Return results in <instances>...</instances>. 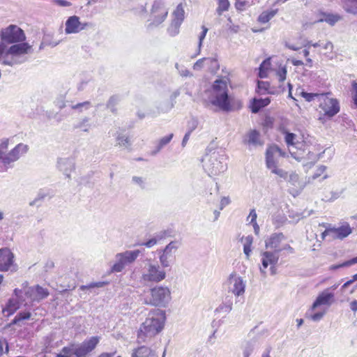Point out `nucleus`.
I'll return each instance as SVG.
<instances>
[{"label":"nucleus","mask_w":357,"mask_h":357,"mask_svg":"<svg viewBox=\"0 0 357 357\" xmlns=\"http://www.w3.org/2000/svg\"><path fill=\"white\" fill-rule=\"evenodd\" d=\"M273 174H277L278 176H279L280 178H284V180L285 179H287L288 178V173L287 172H286L285 170L282 169H280L278 167V166L276 167H275L272 171H271Z\"/></svg>","instance_id":"obj_50"},{"label":"nucleus","mask_w":357,"mask_h":357,"mask_svg":"<svg viewBox=\"0 0 357 357\" xmlns=\"http://www.w3.org/2000/svg\"><path fill=\"white\" fill-rule=\"evenodd\" d=\"M254 0H236V7L238 10H244L248 7L255 4Z\"/></svg>","instance_id":"obj_42"},{"label":"nucleus","mask_w":357,"mask_h":357,"mask_svg":"<svg viewBox=\"0 0 357 357\" xmlns=\"http://www.w3.org/2000/svg\"><path fill=\"white\" fill-rule=\"evenodd\" d=\"M344 9L347 13L352 14H357V3H355V5H349V3H345Z\"/></svg>","instance_id":"obj_55"},{"label":"nucleus","mask_w":357,"mask_h":357,"mask_svg":"<svg viewBox=\"0 0 357 357\" xmlns=\"http://www.w3.org/2000/svg\"><path fill=\"white\" fill-rule=\"evenodd\" d=\"M205 61H210L212 66H214L216 69L219 68V65L218 63V61L216 59L212 58H202L197 60L193 65V69L195 70H200L204 67V62Z\"/></svg>","instance_id":"obj_30"},{"label":"nucleus","mask_w":357,"mask_h":357,"mask_svg":"<svg viewBox=\"0 0 357 357\" xmlns=\"http://www.w3.org/2000/svg\"><path fill=\"white\" fill-rule=\"evenodd\" d=\"M179 247L177 241H171L162 250V254L159 257L160 263L162 268H167L175 260L176 252Z\"/></svg>","instance_id":"obj_14"},{"label":"nucleus","mask_w":357,"mask_h":357,"mask_svg":"<svg viewBox=\"0 0 357 357\" xmlns=\"http://www.w3.org/2000/svg\"><path fill=\"white\" fill-rule=\"evenodd\" d=\"M301 96L305 98V100L307 102H311L312 100H317V102L319 101L321 95L322 93H307L305 91L301 92Z\"/></svg>","instance_id":"obj_41"},{"label":"nucleus","mask_w":357,"mask_h":357,"mask_svg":"<svg viewBox=\"0 0 357 357\" xmlns=\"http://www.w3.org/2000/svg\"><path fill=\"white\" fill-rule=\"evenodd\" d=\"M5 54V57L3 60V64L13 66L15 65H19L21 63H23L26 61V59H19L17 57H15L13 55H6Z\"/></svg>","instance_id":"obj_29"},{"label":"nucleus","mask_w":357,"mask_h":357,"mask_svg":"<svg viewBox=\"0 0 357 357\" xmlns=\"http://www.w3.org/2000/svg\"><path fill=\"white\" fill-rule=\"evenodd\" d=\"M93 126V124L91 123V119L88 116H84L74 124L73 128L78 129L84 132H89Z\"/></svg>","instance_id":"obj_23"},{"label":"nucleus","mask_w":357,"mask_h":357,"mask_svg":"<svg viewBox=\"0 0 357 357\" xmlns=\"http://www.w3.org/2000/svg\"><path fill=\"white\" fill-rule=\"evenodd\" d=\"M143 303L155 307H166L171 301V291L167 287L155 286L142 298Z\"/></svg>","instance_id":"obj_4"},{"label":"nucleus","mask_w":357,"mask_h":357,"mask_svg":"<svg viewBox=\"0 0 357 357\" xmlns=\"http://www.w3.org/2000/svg\"><path fill=\"white\" fill-rule=\"evenodd\" d=\"M225 285L229 293L236 297L244 295L246 288V280L236 272H232L227 278Z\"/></svg>","instance_id":"obj_10"},{"label":"nucleus","mask_w":357,"mask_h":357,"mask_svg":"<svg viewBox=\"0 0 357 357\" xmlns=\"http://www.w3.org/2000/svg\"><path fill=\"white\" fill-rule=\"evenodd\" d=\"M59 42L47 43L46 41V37H44L43 40L41 42L40 46H39V50H42L46 45L56 47L57 45H59Z\"/></svg>","instance_id":"obj_56"},{"label":"nucleus","mask_w":357,"mask_h":357,"mask_svg":"<svg viewBox=\"0 0 357 357\" xmlns=\"http://www.w3.org/2000/svg\"><path fill=\"white\" fill-rule=\"evenodd\" d=\"M242 240L244 241L243 252L245 255L246 258L249 259L252 252L251 246L253 242V237L252 236H248L244 238H242Z\"/></svg>","instance_id":"obj_36"},{"label":"nucleus","mask_w":357,"mask_h":357,"mask_svg":"<svg viewBox=\"0 0 357 357\" xmlns=\"http://www.w3.org/2000/svg\"><path fill=\"white\" fill-rule=\"evenodd\" d=\"M9 139H3L0 142V172L13 167L14 163L29 150L27 144L20 143L8 150Z\"/></svg>","instance_id":"obj_2"},{"label":"nucleus","mask_w":357,"mask_h":357,"mask_svg":"<svg viewBox=\"0 0 357 357\" xmlns=\"http://www.w3.org/2000/svg\"><path fill=\"white\" fill-rule=\"evenodd\" d=\"M259 132L256 130H250L244 137L243 143L252 146L261 145L259 139Z\"/></svg>","instance_id":"obj_24"},{"label":"nucleus","mask_w":357,"mask_h":357,"mask_svg":"<svg viewBox=\"0 0 357 357\" xmlns=\"http://www.w3.org/2000/svg\"><path fill=\"white\" fill-rule=\"evenodd\" d=\"M230 204L229 197H223L220 200V210H222L226 206Z\"/></svg>","instance_id":"obj_60"},{"label":"nucleus","mask_w":357,"mask_h":357,"mask_svg":"<svg viewBox=\"0 0 357 357\" xmlns=\"http://www.w3.org/2000/svg\"><path fill=\"white\" fill-rule=\"evenodd\" d=\"M20 321L29 319L31 317V312H20L17 314Z\"/></svg>","instance_id":"obj_59"},{"label":"nucleus","mask_w":357,"mask_h":357,"mask_svg":"<svg viewBox=\"0 0 357 357\" xmlns=\"http://www.w3.org/2000/svg\"><path fill=\"white\" fill-rule=\"evenodd\" d=\"M232 306H233V303L231 301L229 300V301H228L225 303H222L221 305H220L215 309V312L227 314L231 311Z\"/></svg>","instance_id":"obj_37"},{"label":"nucleus","mask_w":357,"mask_h":357,"mask_svg":"<svg viewBox=\"0 0 357 357\" xmlns=\"http://www.w3.org/2000/svg\"><path fill=\"white\" fill-rule=\"evenodd\" d=\"M324 312H316L310 316V319L314 321H318L322 319Z\"/></svg>","instance_id":"obj_62"},{"label":"nucleus","mask_w":357,"mask_h":357,"mask_svg":"<svg viewBox=\"0 0 357 357\" xmlns=\"http://www.w3.org/2000/svg\"><path fill=\"white\" fill-rule=\"evenodd\" d=\"M165 319L164 310L157 309L151 311L140 328L138 338L143 339L142 336L151 337L159 333L164 327Z\"/></svg>","instance_id":"obj_3"},{"label":"nucleus","mask_w":357,"mask_h":357,"mask_svg":"<svg viewBox=\"0 0 357 357\" xmlns=\"http://www.w3.org/2000/svg\"><path fill=\"white\" fill-rule=\"evenodd\" d=\"M298 175L294 172H292L289 175L288 174V178L286 180L291 185H296V184L298 183Z\"/></svg>","instance_id":"obj_54"},{"label":"nucleus","mask_w":357,"mask_h":357,"mask_svg":"<svg viewBox=\"0 0 357 357\" xmlns=\"http://www.w3.org/2000/svg\"><path fill=\"white\" fill-rule=\"evenodd\" d=\"M257 213L255 211V209H252L250 211V213H249V215L248 217V219L250 218V223H254V222H256V220H257Z\"/></svg>","instance_id":"obj_63"},{"label":"nucleus","mask_w":357,"mask_h":357,"mask_svg":"<svg viewBox=\"0 0 357 357\" xmlns=\"http://www.w3.org/2000/svg\"><path fill=\"white\" fill-rule=\"evenodd\" d=\"M174 137V134L173 133H171L165 137H162L161 139H159L158 142V144L163 148L164 146H165L166 145H167L170 142L171 140Z\"/></svg>","instance_id":"obj_49"},{"label":"nucleus","mask_w":357,"mask_h":357,"mask_svg":"<svg viewBox=\"0 0 357 357\" xmlns=\"http://www.w3.org/2000/svg\"><path fill=\"white\" fill-rule=\"evenodd\" d=\"M91 107V103L90 101H84L82 102H79L75 105H73L71 108L75 110H77L79 113L88 110Z\"/></svg>","instance_id":"obj_38"},{"label":"nucleus","mask_w":357,"mask_h":357,"mask_svg":"<svg viewBox=\"0 0 357 357\" xmlns=\"http://www.w3.org/2000/svg\"><path fill=\"white\" fill-rule=\"evenodd\" d=\"M322 15L323 17L317 20V22H326L331 26H333L336 22H337L341 19L339 15L323 13Z\"/></svg>","instance_id":"obj_31"},{"label":"nucleus","mask_w":357,"mask_h":357,"mask_svg":"<svg viewBox=\"0 0 357 357\" xmlns=\"http://www.w3.org/2000/svg\"><path fill=\"white\" fill-rule=\"evenodd\" d=\"M277 9H270L263 11L258 17V22L261 24L268 22L277 13Z\"/></svg>","instance_id":"obj_28"},{"label":"nucleus","mask_w":357,"mask_h":357,"mask_svg":"<svg viewBox=\"0 0 357 357\" xmlns=\"http://www.w3.org/2000/svg\"><path fill=\"white\" fill-rule=\"evenodd\" d=\"M333 298V293L329 292L328 289L324 290L318 295L311 307V310H314L317 307L321 305H331Z\"/></svg>","instance_id":"obj_18"},{"label":"nucleus","mask_w":357,"mask_h":357,"mask_svg":"<svg viewBox=\"0 0 357 357\" xmlns=\"http://www.w3.org/2000/svg\"><path fill=\"white\" fill-rule=\"evenodd\" d=\"M107 282H91L88 285H83L81 287V289L82 290L86 289H91V288H100L104 287Z\"/></svg>","instance_id":"obj_51"},{"label":"nucleus","mask_w":357,"mask_h":357,"mask_svg":"<svg viewBox=\"0 0 357 357\" xmlns=\"http://www.w3.org/2000/svg\"><path fill=\"white\" fill-rule=\"evenodd\" d=\"M197 125H198L197 120L195 119H192L188 122V127H189V130L188 131H190V132H192L194 130H195L197 128Z\"/></svg>","instance_id":"obj_58"},{"label":"nucleus","mask_w":357,"mask_h":357,"mask_svg":"<svg viewBox=\"0 0 357 357\" xmlns=\"http://www.w3.org/2000/svg\"><path fill=\"white\" fill-rule=\"evenodd\" d=\"M140 253L141 251L139 250H135L116 254L115 256L116 262L112 267V271H122L126 266L133 263Z\"/></svg>","instance_id":"obj_12"},{"label":"nucleus","mask_w":357,"mask_h":357,"mask_svg":"<svg viewBox=\"0 0 357 357\" xmlns=\"http://www.w3.org/2000/svg\"><path fill=\"white\" fill-rule=\"evenodd\" d=\"M32 46L27 43H15L8 49L6 48V55H13L19 59H26L24 55L31 53Z\"/></svg>","instance_id":"obj_15"},{"label":"nucleus","mask_w":357,"mask_h":357,"mask_svg":"<svg viewBox=\"0 0 357 357\" xmlns=\"http://www.w3.org/2000/svg\"><path fill=\"white\" fill-rule=\"evenodd\" d=\"M14 255L10 249L3 248L0 249V271H7L13 266Z\"/></svg>","instance_id":"obj_17"},{"label":"nucleus","mask_w":357,"mask_h":357,"mask_svg":"<svg viewBox=\"0 0 357 357\" xmlns=\"http://www.w3.org/2000/svg\"><path fill=\"white\" fill-rule=\"evenodd\" d=\"M185 11L181 3L178 4L173 13L174 19L168 32L171 36H175L178 33V28L184 20Z\"/></svg>","instance_id":"obj_16"},{"label":"nucleus","mask_w":357,"mask_h":357,"mask_svg":"<svg viewBox=\"0 0 357 357\" xmlns=\"http://www.w3.org/2000/svg\"><path fill=\"white\" fill-rule=\"evenodd\" d=\"M320 112H323L324 115L331 118L340 112V106L338 101L332 98H329L327 93H322L318 101Z\"/></svg>","instance_id":"obj_13"},{"label":"nucleus","mask_w":357,"mask_h":357,"mask_svg":"<svg viewBox=\"0 0 357 357\" xmlns=\"http://www.w3.org/2000/svg\"><path fill=\"white\" fill-rule=\"evenodd\" d=\"M208 103L225 112L238 110L242 107L240 100L229 96L227 82L222 79H218L213 82Z\"/></svg>","instance_id":"obj_1"},{"label":"nucleus","mask_w":357,"mask_h":357,"mask_svg":"<svg viewBox=\"0 0 357 357\" xmlns=\"http://www.w3.org/2000/svg\"><path fill=\"white\" fill-rule=\"evenodd\" d=\"M173 107L174 103L172 102V101L166 100L160 102L157 106V109L158 113H166L168 112L170 109H172Z\"/></svg>","instance_id":"obj_35"},{"label":"nucleus","mask_w":357,"mask_h":357,"mask_svg":"<svg viewBox=\"0 0 357 357\" xmlns=\"http://www.w3.org/2000/svg\"><path fill=\"white\" fill-rule=\"evenodd\" d=\"M284 142L287 144L291 157L297 161H301L305 158L306 144L303 141L298 142L296 134L284 129Z\"/></svg>","instance_id":"obj_6"},{"label":"nucleus","mask_w":357,"mask_h":357,"mask_svg":"<svg viewBox=\"0 0 357 357\" xmlns=\"http://www.w3.org/2000/svg\"><path fill=\"white\" fill-rule=\"evenodd\" d=\"M287 73V70L285 66H282L278 68L276 72V75L280 82H283L286 79Z\"/></svg>","instance_id":"obj_46"},{"label":"nucleus","mask_w":357,"mask_h":357,"mask_svg":"<svg viewBox=\"0 0 357 357\" xmlns=\"http://www.w3.org/2000/svg\"><path fill=\"white\" fill-rule=\"evenodd\" d=\"M268 150H271L272 151V153L274 154V153H278L280 155L282 156V157H285L286 156V153L284 152L279 146H273L270 149H268Z\"/></svg>","instance_id":"obj_57"},{"label":"nucleus","mask_w":357,"mask_h":357,"mask_svg":"<svg viewBox=\"0 0 357 357\" xmlns=\"http://www.w3.org/2000/svg\"><path fill=\"white\" fill-rule=\"evenodd\" d=\"M333 239H343L348 236L352 231L351 227L347 224L337 228H332Z\"/></svg>","instance_id":"obj_22"},{"label":"nucleus","mask_w":357,"mask_h":357,"mask_svg":"<svg viewBox=\"0 0 357 357\" xmlns=\"http://www.w3.org/2000/svg\"><path fill=\"white\" fill-rule=\"evenodd\" d=\"M34 291L36 293L35 301L37 302L47 298L50 294L47 289L43 288L40 285H36V289Z\"/></svg>","instance_id":"obj_34"},{"label":"nucleus","mask_w":357,"mask_h":357,"mask_svg":"<svg viewBox=\"0 0 357 357\" xmlns=\"http://www.w3.org/2000/svg\"><path fill=\"white\" fill-rule=\"evenodd\" d=\"M224 155H220L217 152H213L210 155H206L204 159V168L209 176L218 175L224 172L227 168Z\"/></svg>","instance_id":"obj_5"},{"label":"nucleus","mask_w":357,"mask_h":357,"mask_svg":"<svg viewBox=\"0 0 357 357\" xmlns=\"http://www.w3.org/2000/svg\"><path fill=\"white\" fill-rule=\"evenodd\" d=\"M116 139L118 145L130 150L132 142L128 136L120 133L117 135Z\"/></svg>","instance_id":"obj_32"},{"label":"nucleus","mask_w":357,"mask_h":357,"mask_svg":"<svg viewBox=\"0 0 357 357\" xmlns=\"http://www.w3.org/2000/svg\"><path fill=\"white\" fill-rule=\"evenodd\" d=\"M229 7V3L228 0H218V7L217 8V13L219 15H222L224 11L228 10Z\"/></svg>","instance_id":"obj_45"},{"label":"nucleus","mask_w":357,"mask_h":357,"mask_svg":"<svg viewBox=\"0 0 357 357\" xmlns=\"http://www.w3.org/2000/svg\"><path fill=\"white\" fill-rule=\"evenodd\" d=\"M73 348L65 347L62 349L63 354H57L56 357H73L72 354Z\"/></svg>","instance_id":"obj_52"},{"label":"nucleus","mask_w":357,"mask_h":357,"mask_svg":"<svg viewBox=\"0 0 357 357\" xmlns=\"http://www.w3.org/2000/svg\"><path fill=\"white\" fill-rule=\"evenodd\" d=\"M355 264H357V257H354L352 258L351 259H349L348 261H346L340 264H337V265H333L331 266V269L332 270H335V269H337L339 268H342V267H347V266H351Z\"/></svg>","instance_id":"obj_44"},{"label":"nucleus","mask_w":357,"mask_h":357,"mask_svg":"<svg viewBox=\"0 0 357 357\" xmlns=\"http://www.w3.org/2000/svg\"><path fill=\"white\" fill-rule=\"evenodd\" d=\"M53 1L61 7H68L72 5L70 1L66 0H53Z\"/></svg>","instance_id":"obj_61"},{"label":"nucleus","mask_w":357,"mask_h":357,"mask_svg":"<svg viewBox=\"0 0 357 357\" xmlns=\"http://www.w3.org/2000/svg\"><path fill=\"white\" fill-rule=\"evenodd\" d=\"M271 102L270 98H253L251 102V111L252 113L256 114L259 112V110L267 106Z\"/></svg>","instance_id":"obj_25"},{"label":"nucleus","mask_w":357,"mask_h":357,"mask_svg":"<svg viewBox=\"0 0 357 357\" xmlns=\"http://www.w3.org/2000/svg\"><path fill=\"white\" fill-rule=\"evenodd\" d=\"M168 15V8L163 0H155L149 15L148 29L158 26L162 23Z\"/></svg>","instance_id":"obj_8"},{"label":"nucleus","mask_w":357,"mask_h":357,"mask_svg":"<svg viewBox=\"0 0 357 357\" xmlns=\"http://www.w3.org/2000/svg\"><path fill=\"white\" fill-rule=\"evenodd\" d=\"M146 179L142 176H134L132 177L131 182L133 185H137L142 190H144L146 185Z\"/></svg>","instance_id":"obj_39"},{"label":"nucleus","mask_w":357,"mask_h":357,"mask_svg":"<svg viewBox=\"0 0 357 357\" xmlns=\"http://www.w3.org/2000/svg\"><path fill=\"white\" fill-rule=\"evenodd\" d=\"M207 31H208V29L206 27H205L204 26H202V32L201 33V34L199 36L198 54L200 53L202 42L206 37Z\"/></svg>","instance_id":"obj_53"},{"label":"nucleus","mask_w":357,"mask_h":357,"mask_svg":"<svg viewBox=\"0 0 357 357\" xmlns=\"http://www.w3.org/2000/svg\"><path fill=\"white\" fill-rule=\"evenodd\" d=\"M255 347V341L251 340L245 343L243 348V357H249Z\"/></svg>","instance_id":"obj_40"},{"label":"nucleus","mask_w":357,"mask_h":357,"mask_svg":"<svg viewBox=\"0 0 357 357\" xmlns=\"http://www.w3.org/2000/svg\"><path fill=\"white\" fill-rule=\"evenodd\" d=\"M35 289H36V286H33V287H26L24 291L26 296L32 301H35L36 293L34 291Z\"/></svg>","instance_id":"obj_47"},{"label":"nucleus","mask_w":357,"mask_h":357,"mask_svg":"<svg viewBox=\"0 0 357 357\" xmlns=\"http://www.w3.org/2000/svg\"><path fill=\"white\" fill-rule=\"evenodd\" d=\"M280 252V250H276L273 251H265L261 254V266H260L259 270L264 278H266L267 275L266 269L268 266H270L271 274L273 275L276 274V265L279 260Z\"/></svg>","instance_id":"obj_11"},{"label":"nucleus","mask_w":357,"mask_h":357,"mask_svg":"<svg viewBox=\"0 0 357 357\" xmlns=\"http://www.w3.org/2000/svg\"><path fill=\"white\" fill-rule=\"evenodd\" d=\"M46 196H47L46 193H45L43 191H40L38 193V195L36 197V198L29 203V205L31 206H35V205L39 206L38 203L41 202Z\"/></svg>","instance_id":"obj_48"},{"label":"nucleus","mask_w":357,"mask_h":357,"mask_svg":"<svg viewBox=\"0 0 357 357\" xmlns=\"http://www.w3.org/2000/svg\"><path fill=\"white\" fill-rule=\"evenodd\" d=\"M165 268L160 266L157 263L149 262L143 269L141 280L145 284L158 283L166 278Z\"/></svg>","instance_id":"obj_7"},{"label":"nucleus","mask_w":357,"mask_h":357,"mask_svg":"<svg viewBox=\"0 0 357 357\" xmlns=\"http://www.w3.org/2000/svg\"><path fill=\"white\" fill-rule=\"evenodd\" d=\"M1 42L3 45L15 44L24 42L26 36L24 31L17 25L10 24L0 31Z\"/></svg>","instance_id":"obj_9"},{"label":"nucleus","mask_w":357,"mask_h":357,"mask_svg":"<svg viewBox=\"0 0 357 357\" xmlns=\"http://www.w3.org/2000/svg\"><path fill=\"white\" fill-rule=\"evenodd\" d=\"M286 239L282 233H273L265 241V247L276 250L280 249V245L282 241Z\"/></svg>","instance_id":"obj_21"},{"label":"nucleus","mask_w":357,"mask_h":357,"mask_svg":"<svg viewBox=\"0 0 357 357\" xmlns=\"http://www.w3.org/2000/svg\"><path fill=\"white\" fill-rule=\"evenodd\" d=\"M155 356V351L151 349L142 346L133 350L131 357H150Z\"/></svg>","instance_id":"obj_27"},{"label":"nucleus","mask_w":357,"mask_h":357,"mask_svg":"<svg viewBox=\"0 0 357 357\" xmlns=\"http://www.w3.org/2000/svg\"><path fill=\"white\" fill-rule=\"evenodd\" d=\"M57 167L68 178H70V173L75 169V161L71 158H59Z\"/></svg>","instance_id":"obj_19"},{"label":"nucleus","mask_w":357,"mask_h":357,"mask_svg":"<svg viewBox=\"0 0 357 357\" xmlns=\"http://www.w3.org/2000/svg\"><path fill=\"white\" fill-rule=\"evenodd\" d=\"M266 164L268 169L272 171L278 166V161L275 160L271 150H267L266 153Z\"/></svg>","instance_id":"obj_33"},{"label":"nucleus","mask_w":357,"mask_h":357,"mask_svg":"<svg viewBox=\"0 0 357 357\" xmlns=\"http://www.w3.org/2000/svg\"><path fill=\"white\" fill-rule=\"evenodd\" d=\"M65 33L66 34L77 33L80 31L79 17L77 15L69 17L66 21Z\"/></svg>","instance_id":"obj_20"},{"label":"nucleus","mask_w":357,"mask_h":357,"mask_svg":"<svg viewBox=\"0 0 357 357\" xmlns=\"http://www.w3.org/2000/svg\"><path fill=\"white\" fill-rule=\"evenodd\" d=\"M157 243V240L155 238H151L148 241L142 243V245H144L147 248H151Z\"/></svg>","instance_id":"obj_64"},{"label":"nucleus","mask_w":357,"mask_h":357,"mask_svg":"<svg viewBox=\"0 0 357 357\" xmlns=\"http://www.w3.org/2000/svg\"><path fill=\"white\" fill-rule=\"evenodd\" d=\"M119 101V98L117 96H112L107 102V107L111 110L112 112H116V105Z\"/></svg>","instance_id":"obj_43"},{"label":"nucleus","mask_w":357,"mask_h":357,"mask_svg":"<svg viewBox=\"0 0 357 357\" xmlns=\"http://www.w3.org/2000/svg\"><path fill=\"white\" fill-rule=\"evenodd\" d=\"M20 307V301L17 298H10L4 308L3 312H7V316H10L14 314Z\"/></svg>","instance_id":"obj_26"}]
</instances>
